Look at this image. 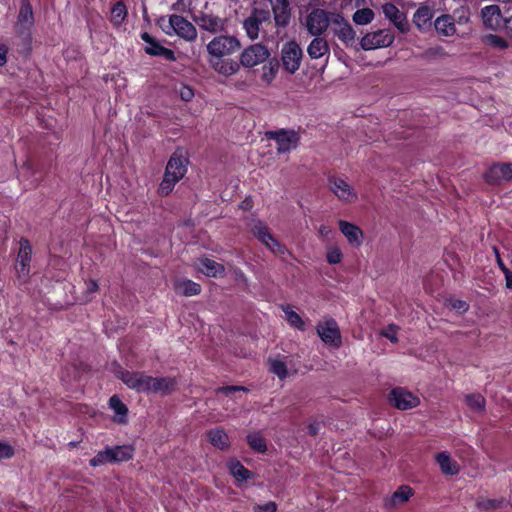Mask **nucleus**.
<instances>
[{
	"mask_svg": "<svg viewBox=\"0 0 512 512\" xmlns=\"http://www.w3.org/2000/svg\"><path fill=\"white\" fill-rule=\"evenodd\" d=\"M270 371L275 374L279 379L283 380L288 377V370L286 364L278 359H271L269 361Z\"/></svg>",
	"mask_w": 512,
	"mask_h": 512,
	"instance_id": "79ce46f5",
	"label": "nucleus"
},
{
	"mask_svg": "<svg viewBox=\"0 0 512 512\" xmlns=\"http://www.w3.org/2000/svg\"><path fill=\"white\" fill-rule=\"evenodd\" d=\"M489 184H500L512 179V163L493 164L484 174Z\"/></svg>",
	"mask_w": 512,
	"mask_h": 512,
	"instance_id": "ddd939ff",
	"label": "nucleus"
},
{
	"mask_svg": "<svg viewBox=\"0 0 512 512\" xmlns=\"http://www.w3.org/2000/svg\"><path fill=\"white\" fill-rule=\"evenodd\" d=\"M252 234L264 244L272 253L284 255L287 252L285 246L280 244L269 232L268 227L260 220H253L250 223Z\"/></svg>",
	"mask_w": 512,
	"mask_h": 512,
	"instance_id": "20e7f679",
	"label": "nucleus"
},
{
	"mask_svg": "<svg viewBox=\"0 0 512 512\" xmlns=\"http://www.w3.org/2000/svg\"><path fill=\"white\" fill-rule=\"evenodd\" d=\"M494 250H495V252H497V249H496V248H494ZM496 254H498V253H496ZM497 261H498V264H499V266L501 267V269L504 271L505 266H504V264L502 263V261H501V259H500L499 255H497Z\"/></svg>",
	"mask_w": 512,
	"mask_h": 512,
	"instance_id": "338daca9",
	"label": "nucleus"
},
{
	"mask_svg": "<svg viewBox=\"0 0 512 512\" xmlns=\"http://www.w3.org/2000/svg\"><path fill=\"white\" fill-rule=\"evenodd\" d=\"M318 234L321 238H328L332 234V229L328 225H320Z\"/></svg>",
	"mask_w": 512,
	"mask_h": 512,
	"instance_id": "13d9d810",
	"label": "nucleus"
},
{
	"mask_svg": "<svg viewBox=\"0 0 512 512\" xmlns=\"http://www.w3.org/2000/svg\"><path fill=\"white\" fill-rule=\"evenodd\" d=\"M227 19L214 14L203 13L196 19L198 26L206 32H222Z\"/></svg>",
	"mask_w": 512,
	"mask_h": 512,
	"instance_id": "f3484780",
	"label": "nucleus"
},
{
	"mask_svg": "<svg viewBox=\"0 0 512 512\" xmlns=\"http://www.w3.org/2000/svg\"><path fill=\"white\" fill-rule=\"evenodd\" d=\"M435 32H456L455 19L450 14H443L434 21Z\"/></svg>",
	"mask_w": 512,
	"mask_h": 512,
	"instance_id": "473e14b6",
	"label": "nucleus"
},
{
	"mask_svg": "<svg viewBox=\"0 0 512 512\" xmlns=\"http://www.w3.org/2000/svg\"><path fill=\"white\" fill-rule=\"evenodd\" d=\"M89 463L92 467H98L107 463H111L108 449L106 448L102 451H99L92 459H90Z\"/></svg>",
	"mask_w": 512,
	"mask_h": 512,
	"instance_id": "c03bdc74",
	"label": "nucleus"
},
{
	"mask_svg": "<svg viewBox=\"0 0 512 512\" xmlns=\"http://www.w3.org/2000/svg\"><path fill=\"white\" fill-rule=\"evenodd\" d=\"M435 461L444 475L453 476L459 473L460 467L457 461L448 452L443 451L436 454Z\"/></svg>",
	"mask_w": 512,
	"mask_h": 512,
	"instance_id": "4be33fe9",
	"label": "nucleus"
},
{
	"mask_svg": "<svg viewBox=\"0 0 512 512\" xmlns=\"http://www.w3.org/2000/svg\"><path fill=\"white\" fill-rule=\"evenodd\" d=\"M504 272H505L506 287L509 289H512V272H509L506 268H504Z\"/></svg>",
	"mask_w": 512,
	"mask_h": 512,
	"instance_id": "052dcab7",
	"label": "nucleus"
},
{
	"mask_svg": "<svg viewBox=\"0 0 512 512\" xmlns=\"http://www.w3.org/2000/svg\"><path fill=\"white\" fill-rule=\"evenodd\" d=\"M260 26L261 25L252 13L243 22V28L246 32H259Z\"/></svg>",
	"mask_w": 512,
	"mask_h": 512,
	"instance_id": "09e8293b",
	"label": "nucleus"
},
{
	"mask_svg": "<svg viewBox=\"0 0 512 512\" xmlns=\"http://www.w3.org/2000/svg\"><path fill=\"white\" fill-rule=\"evenodd\" d=\"M177 381L172 377H152L151 393L169 394L175 390Z\"/></svg>",
	"mask_w": 512,
	"mask_h": 512,
	"instance_id": "393cba45",
	"label": "nucleus"
},
{
	"mask_svg": "<svg viewBox=\"0 0 512 512\" xmlns=\"http://www.w3.org/2000/svg\"><path fill=\"white\" fill-rule=\"evenodd\" d=\"M8 48L5 44H0V67L7 63Z\"/></svg>",
	"mask_w": 512,
	"mask_h": 512,
	"instance_id": "4d7b16f0",
	"label": "nucleus"
},
{
	"mask_svg": "<svg viewBox=\"0 0 512 512\" xmlns=\"http://www.w3.org/2000/svg\"><path fill=\"white\" fill-rule=\"evenodd\" d=\"M14 449L11 445L0 442V459H9L13 457Z\"/></svg>",
	"mask_w": 512,
	"mask_h": 512,
	"instance_id": "8fccbe9b",
	"label": "nucleus"
},
{
	"mask_svg": "<svg viewBox=\"0 0 512 512\" xmlns=\"http://www.w3.org/2000/svg\"><path fill=\"white\" fill-rule=\"evenodd\" d=\"M446 306L460 314L465 313L469 309L467 302L454 298L447 300Z\"/></svg>",
	"mask_w": 512,
	"mask_h": 512,
	"instance_id": "49530a36",
	"label": "nucleus"
},
{
	"mask_svg": "<svg viewBox=\"0 0 512 512\" xmlns=\"http://www.w3.org/2000/svg\"><path fill=\"white\" fill-rule=\"evenodd\" d=\"M277 505L273 501L254 506V512H276Z\"/></svg>",
	"mask_w": 512,
	"mask_h": 512,
	"instance_id": "3c124183",
	"label": "nucleus"
},
{
	"mask_svg": "<svg viewBox=\"0 0 512 512\" xmlns=\"http://www.w3.org/2000/svg\"><path fill=\"white\" fill-rule=\"evenodd\" d=\"M209 442L218 449H226L229 446L228 435L223 429L215 428L208 432Z\"/></svg>",
	"mask_w": 512,
	"mask_h": 512,
	"instance_id": "7c9ffc66",
	"label": "nucleus"
},
{
	"mask_svg": "<svg viewBox=\"0 0 512 512\" xmlns=\"http://www.w3.org/2000/svg\"><path fill=\"white\" fill-rule=\"evenodd\" d=\"M384 16L399 30L405 32L407 18L404 12L400 11L394 4L386 3L382 6Z\"/></svg>",
	"mask_w": 512,
	"mask_h": 512,
	"instance_id": "6ab92c4d",
	"label": "nucleus"
},
{
	"mask_svg": "<svg viewBox=\"0 0 512 512\" xmlns=\"http://www.w3.org/2000/svg\"><path fill=\"white\" fill-rule=\"evenodd\" d=\"M329 190L344 203H354L358 200L356 190L344 179L330 177L328 180Z\"/></svg>",
	"mask_w": 512,
	"mask_h": 512,
	"instance_id": "9d476101",
	"label": "nucleus"
},
{
	"mask_svg": "<svg viewBox=\"0 0 512 512\" xmlns=\"http://www.w3.org/2000/svg\"><path fill=\"white\" fill-rule=\"evenodd\" d=\"M482 42L498 50L506 49L509 46V40L500 34H484Z\"/></svg>",
	"mask_w": 512,
	"mask_h": 512,
	"instance_id": "c9c22d12",
	"label": "nucleus"
},
{
	"mask_svg": "<svg viewBox=\"0 0 512 512\" xmlns=\"http://www.w3.org/2000/svg\"><path fill=\"white\" fill-rule=\"evenodd\" d=\"M308 429H309V433H310L311 435H316V434L318 433V427H317V425H316V424H310V425L308 426Z\"/></svg>",
	"mask_w": 512,
	"mask_h": 512,
	"instance_id": "0e129e2a",
	"label": "nucleus"
},
{
	"mask_svg": "<svg viewBox=\"0 0 512 512\" xmlns=\"http://www.w3.org/2000/svg\"><path fill=\"white\" fill-rule=\"evenodd\" d=\"M196 268L208 277H223L225 273V268L222 264L206 257L198 259Z\"/></svg>",
	"mask_w": 512,
	"mask_h": 512,
	"instance_id": "aec40b11",
	"label": "nucleus"
},
{
	"mask_svg": "<svg viewBox=\"0 0 512 512\" xmlns=\"http://www.w3.org/2000/svg\"><path fill=\"white\" fill-rule=\"evenodd\" d=\"M303 51L298 43L290 41L285 43L281 49V62L284 70L294 74L300 67Z\"/></svg>",
	"mask_w": 512,
	"mask_h": 512,
	"instance_id": "423d86ee",
	"label": "nucleus"
},
{
	"mask_svg": "<svg viewBox=\"0 0 512 512\" xmlns=\"http://www.w3.org/2000/svg\"><path fill=\"white\" fill-rule=\"evenodd\" d=\"M396 330H397V327L394 325H391L383 330L382 335L384 337L388 338L391 342H397Z\"/></svg>",
	"mask_w": 512,
	"mask_h": 512,
	"instance_id": "6e6d98bb",
	"label": "nucleus"
},
{
	"mask_svg": "<svg viewBox=\"0 0 512 512\" xmlns=\"http://www.w3.org/2000/svg\"><path fill=\"white\" fill-rule=\"evenodd\" d=\"M338 225L339 230L351 246L358 248L363 244L364 234L358 226L345 220H339Z\"/></svg>",
	"mask_w": 512,
	"mask_h": 512,
	"instance_id": "dca6fc26",
	"label": "nucleus"
},
{
	"mask_svg": "<svg viewBox=\"0 0 512 512\" xmlns=\"http://www.w3.org/2000/svg\"><path fill=\"white\" fill-rule=\"evenodd\" d=\"M251 13L255 16L260 25L270 23L271 21V12L269 9L254 8Z\"/></svg>",
	"mask_w": 512,
	"mask_h": 512,
	"instance_id": "de8ad7c7",
	"label": "nucleus"
},
{
	"mask_svg": "<svg viewBox=\"0 0 512 512\" xmlns=\"http://www.w3.org/2000/svg\"><path fill=\"white\" fill-rule=\"evenodd\" d=\"M17 24L23 30H30L34 24V13L30 0H21Z\"/></svg>",
	"mask_w": 512,
	"mask_h": 512,
	"instance_id": "b1692460",
	"label": "nucleus"
},
{
	"mask_svg": "<svg viewBox=\"0 0 512 512\" xmlns=\"http://www.w3.org/2000/svg\"><path fill=\"white\" fill-rule=\"evenodd\" d=\"M180 98L184 101H191L194 97V91L188 86H182L179 89Z\"/></svg>",
	"mask_w": 512,
	"mask_h": 512,
	"instance_id": "864d4df0",
	"label": "nucleus"
},
{
	"mask_svg": "<svg viewBox=\"0 0 512 512\" xmlns=\"http://www.w3.org/2000/svg\"><path fill=\"white\" fill-rule=\"evenodd\" d=\"M278 62L276 60L269 61L262 66L261 79L266 85H270L276 78L278 72Z\"/></svg>",
	"mask_w": 512,
	"mask_h": 512,
	"instance_id": "4c0bfd02",
	"label": "nucleus"
},
{
	"mask_svg": "<svg viewBox=\"0 0 512 512\" xmlns=\"http://www.w3.org/2000/svg\"><path fill=\"white\" fill-rule=\"evenodd\" d=\"M127 7L123 1H117L111 8L110 21L115 26L121 25L127 17Z\"/></svg>",
	"mask_w": 512,
	"mask_h": 512,
	"instance_id": "2f4dec72",
	"label": "nucleus"
},
{
	"mask_svg": "<svg viewBox=\"0 0 512 512\" xmlns=\"http://www.w3.org/2000/svg\"><path fill=\"white\" fill-rule=\"evenodd\" d=\"M308 55L312 59L321 58L329 53L327 41L322 37H316L307 48Z\"/></svg>",
	"mask_w": 512,
	"mask_h": 512,
	"instance_id": "c756f323",
	"label": "nucleus"
},
{
	"mask_svg": "<svg viewBox=\"0 0 512 512\" xmlns=\"http://www.w3.org/2000/svg\"><path fill=\"white\" fill-rule=\"evenodd\" d=\"M109 407L114 411V422L125 424L127 422L128 408L116 395L109 399Z\"/></svg>",
	"mask_w": 512,
	"mask_h": 512,
	"instance_id": "bb28decb",
	"label": "nucleus"
},
{
	"mask_svg": "<svg viewBox=\"0 0 512 512\" xmlns=\"http://www.w3.org/2000/svg\"><path fill=\"white\" fill-rule=\"evenodd\" d=\"M211 67L219 74L229 77L240 70V64L231 59L211 58Z\"/></svg>",
	"mask_w": 512,
	"mask_h": 512,
	"instance_id": "412c9836",
	"label": "nucleus"
},
{
	"mask_svg": "<svg viewBox=\"0 0 512 512\" xmlns=\"http://www.w3.org/2000/svg\"><path fill=\"white\" fill-rule=\"evenodd\" d=\"M184 38L188 41H194L196 39L197 34H183Z\"/></svg>",
	"mask_w": 512,
	"mask_h": 512,
	"instance_id": "69168bd1",
	"label": "nucleus"
},
{
	"mask_svg": "<svg viewBox=\"0 0 512 512\" xmlns=\"http://www.w3.org/2000/svg\"><path fill=\"white\" fill-rule=\"evenodd\" d=\"M434 17V10L429 6L422 4L413 15V24L419 30L430 28L432 19Z\"/></svg>",
	"mask_w": 512,
	"mask_h": 512,
	"instance_id": "5701e85b",
	"label": "nucleus"
},
{
	"mask_svg": "<svg viewBox=\"0 0 512 512\" xmlns=\"http://www.w3.org/2000/svg\"><path fill=\"white\" fill-rule=\"evenodd\" d=\"M464 401L474 413H481L485 409V399L481 394H468L465 396Z\"/></svg>",
	"mask_w": 512,
	"mask_h": 512,
	"instance_id": "e433bc0d",
	"label": "nucleus"
},
{
	"mask_svg": "<svg viewBox=\"0 0 512 512\" xmlns=\"http://www.w3.org/2000/svg\"><path fill=\"white\" fill-rule=\"evenodd\" d=\"M188 158L182 148L176 149L170 156L165 168L163 179L159 185L158 192L162 196L170 194L175 185L185 176L187 172Z\"/></svg>",
	"mask_w": 512,
	"mask_h": 512,
	"instance_id": "f03ea898",
	"label": "nucleus"
},
{
	"mask_svg": "<svg viewBox=\"0 0 512 512\" xmlns=\"http://www.w3.org/2000/svg\"><path fill=\"white\" fill-rule=\"evenodd\" d=\"M237 391H245V388L242 386H227V387H221L216 390L217 394H224L226 396L237 392Z\"/></svg>",
	"mask_w": 512,
	"mask_h": 512,
	"instance_id": "5fc2aeb1",
	"label": "nucleus"
},
{
	"mask_svg": "<svg viewBox=\"0 0 512 512\" xmlns=\"http://www.w3.org/2000/svg\"><path fill=\"white\" fill-rule=\"evenodd\" d=\"M393 41L394 34H364L358 44L363 50H374L388 47Z\"/></svg>",
	"mask_w": 512,
	"mask_h": 512,
	"instance_id": "4468645a",
	"label": "nucleus"
},
{
	"mask_svg": "<svg viewBox=\"0 0 512 512\" xmlns=\"http://www.w3.org/2000/svg\"><path fill=\"white\" fill-rule=\"evenodd\" d=\"M141 36L146 44L144 50L147 54L151 56H160L170 61L175 60L173 51L163 47L155 41L151 34H141Z\"/></svg>",
	"mask_w": 512,
	"mask_h": 512,
	"instance_id": "a211bd4d",
	"label": "nucleus"
},
{
	"mask_svg": "<svg viewBox=\"0 0 512 512\" xmlns=\"http://www.w3.org/2000/svg\"><path fill=\"white\" fill-rule=\"evenodd\" d=\"M343 257H344L343 252L338 245L333 244V245H329L326 248V261L330 265L340 264L343 260Z\"/></svg>",
	"mask_w": 512,
	"mask_h": 512,
	"instance_id": "ea45409f",
	"label": "nucleus"
},
{
	"mask_svg": "<svg viewBox=\"0 0 512 512\" xmlns=\"http://www.w3.org/2000/svg\"><path fill=\"white\" fill-rule=\"evenodd\" d=\"M339 39L344 43H350L354 39V34H338Z\"/></svg>",
	"mask_w": 512,
	"mask_h": 512,
	"instance_id": "680f3d73",
	"label": "nucleus"
},
{
	"mask_svg": "<svg viewBox=\"0 0 512 512\" xmlns=\"http://www.w3.org/2000/svg\"><path fill=\"white\" fill-rule=\"evenodd\" d=\"M156 24L163 32H170V30H171V15L162 16V17L158 18Z\"/></svg>",
	"mask_w": 512,
	"mask_h": 512,
	"instance_id": "603ef678",
	"label": "nucleus"
},
{
	"mask_svg": "<svg viewBox=\"0 0 512 512\" xmlns=\"http://www.w3.org/2000/svg\"><path fill=\"white\" fill-rule=\"evenodd\" d=\"M32 260V246L27 239H20L19 251L15 261L17 278L21 283H27L30 277V263Z\"/></svg>",
	"mask_w": 512,
	"mask_h": 512,
	"instance_id": "39448f33",
	"label": "nucleus"
},
{
	"mask_svg": "<svg viewBox=\"0 0 512 512\" xmlns=\"http://www.w3.org/2000/svg\"><path fill=\"white\" fill-rule=\"evenodd\" d=\"M374 19V11L371 8L357 9L353 14V21L356 25H367Z\"/></svg>",
	"mask_w": 512,
	"mask_h": 512,
	"instance_id": "58836bf2",
	"label": "nucleus"
},
{
	"mask_svg": "<svg viewBox=\"0 0 512 512\" xmlns=\"http://www.w3.org/2000/svg\"><path fill=\"white\" fill-rule=\"evenodd\" d=\"M504 27L506 32H512V16L504 18Z\"/></svg>",
	"mask_w": 512,
	"mask_h": 512,
	"instance_id": "e2e57ef3",
	"label": "nucleus"
},
{
	"mask_svg": "<svg viewBox=\"0 0 512 512\" xmlns=\"http://www.w3.org/2000/svg\"><path fill=\"white\" fill-rule=\"evenodd\" d=\"M270 57L268 48L262 44H254L245 48L240 54V65L252 68L264 63Z\"/></svg>",
	"mask_w": 512,
	"mask_h": 512,
	"instance_id": "6e6552de",
	"label": "nucleus"
},
{
	"mask_svg": "<svg viewBox=\"0 0 512 512\" xmlns=\"http://www.w3.org/2000/svg\"><path fill=\"white\" fill-rule=\"evenodd\" d=\"M413 495V491L409 486L399 487L390 498L386 499L384 505L388 509L395 508L406 503Z\"/></svg>",
	"mask_w": 512,
	"mask_h": 512,
	"instance_id": "a878e982",
	"label": "nucleus"
},
{
	"mask_svg": "<svg viewBox=\"0 0 512 512\" xmlns=\"http://www.w3.org/2000/svg\"><path fill=\"white\" fill-rule=\"evenodd\" d=\"M481 17L484 26L491 30H496L504 24V17L502 16L500 7L495 4L482 8Z\"/></svg>",
	"mask_w": 512,
	"mask_h": 512,
	"instance_id": "2eb2a0df",
	"label": "nucleus"
},
{
	"mask_svg": "<svg viewBox=\"0 0 512 512\" xmlns=\"http://www.w3.org/2000/svg\"><path fill=\"white\" fill-rule=\"evenodd\" d=\"M307 32H354L341 13L314 7L305 17Z\"/></svg>",
	"mask_w": 512,
	"mask_h": 512,
	"instance_id": "f257e3e1",
	"label": "nucleus"
},
{
	"mask_svg": "<svg viewBox=\"0 0 512 512\" xmlns=\"http://www.w3.org/2000/svg\"><path fill=\"white\" fill-rule=\"evenodd\" d=\"M230 473L238 481H246L250 478L251 472L247 470L240 462L231 463Z\"/></svg>",
	"mask_w": 512,
	"mask_h": 512,
	"instance_id": "a19ab883",
	"label": "nucleus"
},
{
	"mask_svg": "<svg viewBox=\"0 0 512 512\" xmlns=\"http://www.w3.org/2000/svg\"><path fill=\"white\" fill-rule=\"evenodd\" d=\"M316 330L318 336L326 345L336 348L341 345L340 331L334 319H329L319 323Z\"/></svg>",
	"mask_w": 512,
	"mask_h": 512,
	"instance_id": "f8f14e48",
	"label": "nucleus"
},
{
	"mask_svg": "<svg viewBox=\"0 0 512 512\" xmlns=\"http://www.w3.org/2000/svg\"><path fill=\"white\" fill-rule=\"evenodd\" d=\"M176 293L183 296H195L201 292V286L189 279H180L174 283Z\"/></svg>",
	"mask_w": 512,
	"mask_h": 512,
	"instance_id": "cd10ccee",
	"label": "nucleus"
},
{
	"mask_svg": "<svg viewBox=\"0 0 512 512\" xmlns=\"http://www.w3.org/2000/svg\"><path fill=\"white\" fill-rule=\"evenodd\" d=\"M119 378L130 389L140 393H151L152 376L139 372L122 371Z\"/></svg>",
	"mask_w": 512,
	"mask_h": 512,
	"instance_id": "9b49d317",
	"label": "nucleus"
},
{
	"mask_svg": "<svg viewBox=\"0 0 512 512\" xmlns=\"http://www.w3.org/2000/svg\"><path fill=\"white\" fill-rule=\"evenodd\" d=\"M282 311L285 314L286 321L291 327L296 328L298 330L305 329V323L302 320L301 316L297 312H295L289 305L282 306Z\"/></svg>",
	"mask_w": 512,
	"mask_h": 512,
	"instance_id": "f704fd0d",
	"label": "nucleus"
},
{
	"mask_svg": "<svg viewBox=\"0 0 512 512\" xmlns=\"http://www.w3.org/2000/svg\"><path fill=\"white\" fill-rule=\"evenodd\" d=\"M172 32H197L196 28L186 18L181 15H171Z\"/></svg>",
	"mask_w": 512,
	"mask_h": 512,
	"instance_id": "72a5a7b5",
	"label": "nucleus"
},
{
	"mask_svg": "<svg viewBox=\"0 0 512 512\" xmlns=\"http://www.w3.org/2000/svg\"><path fill=\"white\" fill-rule=\"evenodd\" d=\"M240 48L239 40L228 34H220L207 45L208 53L212 58H223Z\"/></svg>",
	"mask_w": 512,
	"mask_h": 512,
	"instance_id": "7ed1b4c3",
	"label": "nucleus"
},
{
	"mask_svg": "<svg viewBox=\"0 0 512 512\" xmlns=\"http://www.w3.org/2000/svg\"><path fill=\"white\" fill-rule=\"evenodd\" d=\"M86 290L89 293H95L98 290V283L95 280H89L86 282Z\"/></svg>",
	"mask_w": 512,
	"mask_h": 512,
	"instance_id": "bf43d9fd",
	"label": "nucleus"
},
{
	"mask_svg": "<svg viewBox=\"0 0 512 512\" xmlns=\"http://www.w3.org/2000/svg\"><path fill=\"white\" fill-rule=\"evenodd\" d=\"M268 139L276 142V150L278 153H289L297 148L299 144V134L294 130H277L268 131L266 133Z\"/></svg>",
	"mask_w": 512,
	"mask_h": 512,
	"instance_id": "0eeeda50",
	"label": "nucleus"
},
{
	"mask_svg": "<svg viewBox=\"0 0 512 512\" xmlns=\"http://www.w3.org/2000/svg\"><path fill=\"white\" fill-rule=\"evenodd\" d=\"M389 402L399 410H409L420 404V398L402 387L392 389L389 394Z\"/></svg>",
	"mask_w": 512,
	"mask_h": 512,
	"instance_id": "1a4fd4ad",
	"label": "nucleus"
},
{
	"mask_svg": "<svg viewBox=\"0 0 512 512\" xmlns=\"http://www.w3.org/2000/svg\"><path fill=\"white\" fill-rule=\"evenodd\" d=\"M257 35H258V34H250L251 39H252V40L256 39V38H257Z\"/></svg>",
	"mask_w": 512,
	"mask_h": 512,
	"instance_id": "774afa93",
	"label": "nucleus"
},
{
	"mask_svg": "<svg viewBox=\"0 0 512 512\" xmlns=\"http://www.w3.org/2000/svg\"><path fill=\"white\" fill-rule=\"evenodd\" d=\"M248 443L254 450L258 452H264L266 450V444L264 439L259 434H252L248 436Z\"/></svg>",
	"mask_w": 512,
	"mask_h": 512,
	"instance_id": "a18cd8bd",
	"label": "nucleus"
},
{
	"mask_svg": "<svg viewBox=\"0 0 512 512\" xmlns=\"http://www.w3.org/2000/svg\"><path fill=\"white\" fill-rule=\"evenodd\" d=\"M504 503V499H488V498H479L477 500V507L480 510H493L501 507V505Z\"/></svg>",
	"mask_w": 512,
	"mask_h": 512,
	"instance_id": "37998d69",
	"label": "nucleus"
},
{
	"mask_svg": "<svg viewBox=\"0 0 512 512\" xmlns=\"http://www.w3.org/2000/svg\"><path fill=\"white\" fill-rule=\"evenodd\" d=\"M111 463L128 461L133 457V448L128 445L107 447Z\"/></svg>",
	"mask_w": 512,
	"mask_h": 512,
	"instance_id": "c85d7f7f",
	"label": "nucleus"
}]
</instances>
